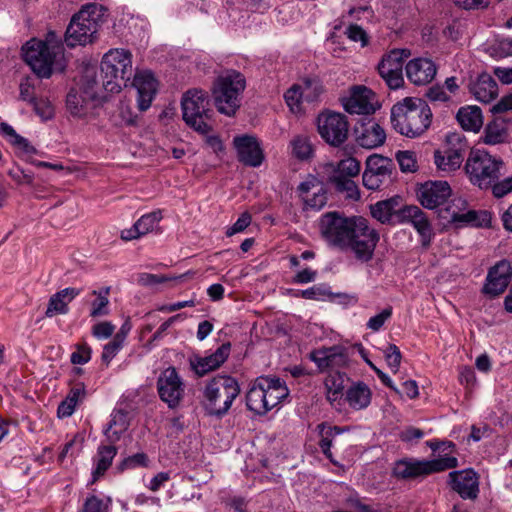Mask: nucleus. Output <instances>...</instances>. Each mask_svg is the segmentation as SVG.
Wrapping results in <instances>:
<instances>
[{
	"instance_id": "nucleus-44",
	"label": "nucleus",
	"mask_w": 512,
	"mask_h": 512,
	"mask_svg": "<svg viewBox=\"0 0 512 512\" xmlns=\"http://www.w3.org/2000/svg\"><path fill=\"white\" fill-rule=\"evenodd\" d=\"M318 429L321 435L319 446L323 454L330 458L332 455L330 451L332 445V438L340 434L342 429L338 426H328L325 423L319 424Z\"/></svg>"
},
{
	"instance_id": "nucleus-24",
	"label": "nucleus",
	"mask_w": 512,
	"mask_h": 512,
	"mask_svg": "<svg viewBox=\"0 0 512 512\" xmlns=\"http://www.w3.org/2000/svg\"><path fill=\"white\" fill-rule=\"evenodd\" d=\"M230 351L231 344L229 342L223 343L209 356H196L192 358L190 360V365L198 376H204L207 373L218 369L227 360L230 355Z\"/></svg>"
},
{
	"instance_id": "nucleus-11",
	"label": "nucleus",
	"mask_w": 512,
	"mask_h": 512,
	"mask_svg": "<svg viewBox=\"0 0 512 512\" xmlns=\"http://www.w3.org/2000/svg\"><path fill=\"white\" fill-rule=\"evenodd\" d=\"M56 49L46 42L32 39L23 47V59L40 78H49L52 74V65L56 58Z\"/></svg>"
},
{
	"instance_id": "nucleus-6",
	"label": "nucleus",
	"mask_w": 512,
	"mask_h": 512,
	"mask_svg": "<svg viewBox=\"0 0 512 512\" xmlns=\"http://www.w3.org/2000/svg\"><path fill=\"white\" fill-rule=\"evenodd\" d=\"M239 394L240 387L236 379L231 376L214 377L204 389L203 407L206 414L222 418Z\"/></svg>"
},
{
	"instance_id": "nucleus-35",
	"label": "nucleus",
	"mask_w": 512,
	"mask_h": 512,
	"mask_svg": "<svg viewBox=\"0 0 512 512\" xmlns=\"http://www.w3.org/2000/svg\"><path fill=\"white\" fill-rule=\"evenodd\" d=\"M471 91L477 100L489 103L498 94V85L489 74H482L471 87Z\"/></svg>"
},
{
	"instance_id": "nucleus-64",
	"label": "nucleus",
	"mask_w": 512,
	"mask_h": 512,
	"mask_svg": "<svg viewBox=\"0 0 512 512\" xmlns=\"http://www.w3.org/2000/svg\"><path fill=\"white\" fill-rule=\"evenodd\" d=\"M8 175L19 185L33 183V175L26 172L21 167L16 166L8 171Z\"/></svg>"
},
{
	"instance_id": "nucleus-43",
	"label": "nucleus",
	"mask_w": 512,
	"mask_h": 512,
	"mask_svg": "<svg viewBox=\"0 0 512 512\" xmlns=\"http://www.w3.org/2000/svg\"><path fill=\"white\" fill-rule=\"evenodd\" d=\"M408 57L405 50L394 49L384 55L378 64V72L403 70L404 60Z\"/></svg>"
},
{
	"instance_id": "nucleus-8",
	"label": "nucleus",
	"mask_w": 512,
	"mask_h": 512,
	"mask_svg": "<svg viewBox=\"0 0 512 512\" xmlns=\"http://www.w3.org/2000/svg\"><path fill=\"white\" fill-rule=\"evenodd\" d=\"M504 163L501 158L491 155L485 150L471 151L465 171L472 184L480 189H488L501 176Z\"/></svg>"
},
{
	"instance_id": "nucleus-10",
	"label": "nucleus",
	"mask_w": 512,
	"mask_h": 512,
	"mask_svg": "<svg viewBox=\"0 0 512 512\" xmlns=\"http://www.w3.org/2000/svg\"><path fill=\"white\" fill-rule=\"evenodd\" d=\"M466 200L458 197L452 199L449 205L440 211V218L453 224L456 228L465 226L489 228L492 223V213L488 210H468Z\"/></svg>"
},
{
	"instance_id": "nucleus-21",
	"label": "nucleus",
	"mask_w": 512,
	"mask_h": 512,
	"mask_svg": "<svg viewBox=\"0 0 512 512\" xmlns=\"http://www.w3.org/2000/svg\"><path fill=\"white\" fill-rule=\"evenodd\" d=\"M310 359L317 365L321 372L337 369L347 364L348 358L344 349L339 346H332L314 350L309 355Z\"/></svg>"
},
{
	"instance_id": "nucleus-13",
	"label": "nucleus",
	"mask_w": 512,
	"mask_h": 512,
	"mask_svg": "<svg viewBox=\"0 0 512 512\" xmlns=\"http://www.w3.org/2000/svg\"><path fill=\"white\" fill-rule=\"evenodd\" d=\"M395 164L392 159L373 154L366 160L362 175L363 185L369 190H378L392 182Z\"/></svg>"
},
{
	"instance_id": "nucleus-58",
	"label": "nucleus",
	"mask_w": 512,
	"mask_h": 512,
	"mask_svg": "<svg viewBox=\"0 0 512 512\" xmlns=\"http://www.w3.org/2000/svg\"><path fill=\"white\" fill-rule=\"evenodd\" d=\"M379 75L385 80L390 89H398L404 83L402 70L383 71L379 72Z\"/></svg>"
},
{
	"instance_id": "nucleus-16",
	"label": "nucleus",
	"mask_w": 512,
	"mask_h": 512,
	"mask_svg": "<svg viewBox=\"0 0 512 512\" xmlns=\"http://www.w3.org/2000/svg\"><path fill=\"white\" fill-rule=\"evenodd\" d=\"M512 280V263L507 259L498 261L487 274L483 293L490 297L502 294Z\"/></svg>"
},
{
	"instance_id": "nucleus-1",
	"label": "nucleus",
	"mask_w": 512,
	"mask_h": 512,
	"mask_svg": "<svg viewBox=\"0 0 512 512\" xmlns=\"http://www.w3.org/2000/svg\"><path fill=\"white\" fill-rule=\"evenodd\" d=\"M319 228L325 241L342 251L353 253L361 262H369L374 255L380 236L362 216L347 217L343 213L332 211L323 214Z\"/></svg>"
},
{
	"instance_id": "nucleus-40",
	"label": "nucleus",
	"mask_w": 512,
	"mask_h": 512,
	"mask_svg": "<svg viewBox=\"0 0 512 512\" xmlns=\"http://www.w3.org/2000/svg\"><path fill=\"white\" fill-rule=\"evenodd\" d=\"M117 455V448L113 445H102L98 447L96 467L92 472L93 482L97 481L112 464L114 457Z\"/></svg>"
},
{
	"instance_id": "nucleus-54",
	"label": "nucleus",
	"mask_w": 512,
	"mask_h": 512,
	"mask_svg": "<svg viewBox=\"0 0 512 512\" xmlns=\"http://www.w3.org/2000/svg\"><path fill=\"white\" fill-rule=\"evenodd\" d=\"M384 353L388 366L394 373L397 372L402 359L399 348L395 344H389Z\"/></svg>"
},
{
	"instance_id": "nucleus-26",
	"label": "nucleus",
	"mask_w": 512,
	"mask_h": 512,
	"mask_svg": "<svg viewBox=\"0 0 512 512\" xmlns=\"http://www.w3.org/2000/svg\"><path fill=\"white\" fill-rule=\"evenodd\" d=\"M437 69L433 61L425 58L410 60L406 65L407 78L415 85H426L430 83Z\"/></svg>"
},
{
	"instance_id": "nucleus-2",
	"label": "nucleus",
	"mask_w": 512,
	"mask_h": 512,
	"mask_svg": "<svg viewBox=\"0 0 512 512\" xmlns=\"http://www.w3.org/2000/svg\"><path fill=\"white\" fill-rule=\"evenodd\" d=\"M432 112L428 104L420 98H405L391 109L393 128L406 137L415 138L430 126Z\"/></svg>"
},
{
	"instance_id": "nucleus-62",
	"label": "nucleus",
	"mask_w": 512,
	"mask_h": 512,
	"mask_svg": "<svg viewBox=\"0 0 512 512\" xmlns=\"http://www.w3.org/2000/svg\"><path fill=\"white\" fill-rule=\"evenodd\" d=\"M115 326L109 321H103L92 327V335L97 339H107L114 333Z\"/></svg>"
},
{
	"instance_id": "nucleus-36",
	"label": "nucleus",
	"mask_w": 512,
	"mask_h": 512,
	"mask_svg": "<svg viewBox=\"0 0 512 512\" xmlns=\"http://www.w3.org/2000/svg\"><path fill=\"white\" fill-rule=\"evenodd\" d=\"M262 383L265 388L268 411H270L288 396V389L279 378L262 377Z\"/></svg>"
},
{
	"instance_id": "nucleus-55",
	"label": "nucleus",
	"mask_w": 512,
	"mask_h": 512,
	"mask_svg": "<svg viewBox=\"0 0 512 512\" xmlns=\"http://www.w3.org/2000/svg\"><path fill=\"white\" fill-rule=\"evenodd\" d=\"M98 87L99 81L96 76V71L93 68L86 69L82 77L81 89L91 90L94 93V98H96L98 94Z\"/></svg>"
},
{
	"instance_id": "nucleus-27",
	"label": "nucleus",
	"mask_w": 512,
	"mask_h": 512,
	"mask_svg": "<svg viewBox=\"0 0 512 512\" xmlns=\"http://www.w3.org/2000/svg\"><path fill=\"white\" fill-rule=\"evenodd\" d=\"M94 93L91 90L71 88L66 97V107L73 117L82 118L87 115Z\"/></svg>"
},
{
	"instance_id": "nucleus-46",
	"label": "nucleus",
	"mask_w": 512,
	"mask_h": 512,
	"mask_svg": "<svg viewBox=\"0 0 512 512\" xmlns=\"http://www.w3.org/2000/svg\"><path fill=\"white\" fill-rule=\"evenodd\" d=\"M148 463V456L141 452L124 458L117 466V469L119 472H123L125 470L135 469L138 467H147Z\"/></svg>"
},
{
	"instance_id": "nucleus-56",
	"label": "nucleus",
	"mask_w": 512,
	"mask_h": 512,
	"mask_svg": "<svg viewBox=\"0 0 512 512\" xmlns=\"http://www.w3.org/2000/svg\"><path fill=\"white\" fill-rule=\"evenodd\" d=\"M392 315V307L388 306L382 312L379 314L371 317L369 321L367 322V328L372 331H379L385 322L391 317Z\"/></svg>"
},
{
	"instance_id": "nucleus-51",
	"label": "nucleus",
	"mask_w": 512,
	"mask_h": 512,
	"mask_svg": "<svg viewBox=\"0 0 512 512\" xmlns=\"http://www.w3.org/2000/svg\"><path fill=\"white\" fill-rule=\"evenodd\" d=\"M79 512H109V505L95 495L86 498Z\"/></svg>"
},
{
	"instance_id": "nucleus-25",
	"label": "nucleus",
	"mask_w": 512,
	"mask_h": 512,
	"mask_svg": "<svg viewBox=\"0 0 512 512\" xmlns=\"http://www.w3.org/2000/svg\"><path fill=\"white\" fill-rule=\"evenodd\" d=\"M392 474L400 480H414L429 475L427 460L403 458L394 463Z\"/></svg>"
},
{
	"instance_id": "nucleus-22",
	"label": "nucleus",
	"mask_w": 512,
	"mask_h": 512,
	"mask_svg": "<svg viewBox=\"0 0 512 512\" xmlns=\"http://www.w3.org/2000/svg\"><path fill=\"white\" fill-rule=\"evenodd\" d=\"M452 489L461 498L474 500L479 493V481L477 474L472 469L453 471L449 473Z\"/></svg>"
},
{
	"instance_id": "nucleus-57",
	"label": "nucleus",
	"mask_w": 512,
	"mask_h": 512,
	"mask_svg": "<svg viewBox=\"0 0 512 512\" xmlns=\"http://www.w3.org/2000/svg\"><path fill=\"white\" fill-rule=\"evenodd\" d=\"M77 350L71 354L73 364H85L90 361L92 350L87 343L76 345Z\"/></svg>"
},
{
	"instance_id": "nucleus-47",
	"label": "nucleus",
	"mask_w": 512,
	"mask_h": 512,
	"mask_svg": "<svg viewBox=\"0 0 512 512\" xmlns=\"http://www.w3.org/2000/svg\"><path fill=\"white\" fill-rule=\"evenodd\" d=\"M93 295L97 296V298L91 304L90 316L92 318H98L102 316H106L109 314V299L105 295H102V292H98L94 290L92 292Z\"/></svg>"
},
{
	"instance_id": "nucleus-52",
	"label": "nucleus",
	"mask_w": 512,
	"mask_h": 512,
	"mask_svg": "<svg viewBox=\"0 0 512 512\" xmlns=\"http://www.w3.org/2000/svg\"><path fill=\"white\" fill-rule=\"evenodd\" d=\"M284 98L287 105L293 112L300 110L301 101L304 100L298 84H294L291 88H289L286 91Z\"/></svg>"
},
{
	"instance_id": "nucleus-30",
	"label": "nucleus",
	"mask_w": 512,
	"mask_h": 512,
	"mask_svg": "<svg viewBox=\"0 0 512 512\" xmlns=\"http://www.w3.org/2000/svg\"><path fill=\"white\" fill-rule=\"evenodd\" d=\"M430 447L435 450H441L442 452H445V456L440 457L438 459L434 460H427V467L429 475L441 471H445L447 469L455 468L458 466V460L454 456H449L448 451L451 452L455 445L454 443L447 441L442 442L440 445H434L433 443L430 444Z\"/></svg>"
},
{
	"instance_id": "nucleus-18",
	"label": "nucleus",
	"mask_w": 512,
	"mask_h": 512,
	"mask_svg": "<svg viewBox=\"0 0 512 512\" xmlns=\"http://www.w3.org/2000/svg\"><path fill=\"white\" fill-rule=\"evenodd\" d=\"M375 93L365 86H354L350 96L343 100V107L350 114L370 115L375 112Z\"/></svg>"
},
{
	"instance_id": "nucleus-12",
	"label": "nucleus",
	"mask_w": 512,
	"mask_h": 512,
	"mask_svg": "<svg viewBox=\"0 0 512 512\" xmlns=\"http://www.w3.org/2000/svg\"><path fill=\"white\" fill-rule=\"evenodd\" d=\"M317 128L321 138L330 146L339 147L348 139L349 122L342 113H320L317 117Z\"/></svg>"
},
{
	"instance_id": "nucleus-3",
	"label": "nucleus",
	"mask_w": 512,
	"mask_h": 512,
	"mask_svg": "<svg viewBox=\"0 0 512 512\" xmlns=\"http://www.w3.org/2000/svg\"><path fill=\"white\" fill-rule=\"evenodd\" d=\"M246 87V79L236 70H226L213 82L211 95L217 111L226 116H234L241 106V96Z\"/></svg>"
},
{
	"instance_id": "nucleus-33",
	"label": "nucleus",
	"mask_w": 512,
	"mask_h": 512,
	"mask_svg": "<svg viewBox=\"0 0 512 512\" xmlns=\"http://www.w3.org/2000/svg\"><path fill=\"white\" fill-rule=\"evenodd\" d=\"M372 393L364 382L353 383L346 391V401L355 410H361L369 406Z\"/></svg>"
},
{
	"instance_id": "nucleus-50",
	"label": "nucleus",
	"mask_w": 512,
	"mask_h": 512,
	"mask_svg": "<svg viewBox=\"0 0 512 512\" xmlns=\"http://www.w3.org/2000/svg\"><path fill=\"white\" fill-rule=\"evenodd\" d=\"M187 274L188 273L182 274L178 277H168L165 275L140 273V274H138L137 282H138V284H140L142 286H154V285L161 284V283H164V282H167L170 280L185 278Z\"/></svg>"
},
{
	"instance_id": "nucleus-23",
	"label": "nucleus",
	"mask_w": 512,
	"mask_h": 512,
	"mask_svg": "<svg viewBox=\"0 0 512 512\" xmlns=\"http://www.w3.org/2000/svg\"><path fill=\"white\" fill-rule=\"evenodd\" d=\"M398 218L401 223H410L417 230L424 245L430 242L432 228L426 214L418 206L410 205L400 208Z\"/></svg>"
},
{
	"instance_id": "nucleus-20",
	"label": "nucleus",
	"mask_w": 512,
	"mask_h": 512,
	"mask_svg": "<svg viewBox=\"0 0 512 512\" xmlns=\"http://www.w3.org/2000/svg\"><path fill=\"white\" fill-rule=\"evenodd\" d=\"M137 90V106L140 111H146L152 104L157 93V80L150 71H138L131 82Z\"/></svg>"
},
{
	"instance_id": "nucleus-45",
	"label": "nucleus",
	"mask_w": 512,
	"mask_h": 512,
	"mask_svg": "<svg viewBox=\"0 0 512 512\" xmlns=\"http://www.w3.org/2000/svg\"><path fill=\"white\" fill-rule=\"evenodd\" d=\"M298 85L304 100L307 102L316 101L323 92L322 84L317 78H305L302 83Z\"/></svg>"
},
{
	"instance_id": "nucleus-34",
	"label": "nucleus",
	"mask_w": 512,
	"mask_h": 512,
	"mask_svg": "<svg viewBox=\"0 0 512 512\" xmlns=\"http://www.w3.org/2000/svg\"><path fill=\"white\" fill-rule=\"evenodd\" d=\"M456 119L466 131L478 132L483 125L482 111L478 106L461 107L456 114Z\"/></svg>"
},
{
	"instance_id": "nucleus-32",
	"label": "nucleus",
	"mask_w": 512,
	"mask_h": 512,
	"mask_svg": "<svg viewBox=\"0 0 512 512\" xmlns=\"http://www.w3.org/2000/svg\"><path fill=\"white\" fill-rule=\"evenodd\" d=\"M464 156L461 149L447 148L434 153V162L437 169L443 172H452L460 168Z\"/></svg>"
},
{
	"instance_id": "nucleus-49",
	"label": "nucleus",
	"mask_w": 512,
	"mask_h": 512,
	"mask_svg": "<svg viewBox=\"0 0 512 512\" xmlns=\"http://www.w3.org/2000/svg\"><path fill=\"white\" fill-rule=\"evenodd\" d=\"M114 124L116 126H137L138 116L133 114L129 106L121 105L115 116Z\"/></svg>"
},
{
	"instance_id": "nucleus-61",
	"label": "nucleus",
	"mask_w": 512,
	"mask_h": 512,
	"mask_svg": "<svg viewBox=\"0 0 512 512\" xmlns=\"http://www.w3.org/2000/svg\"><path fill=\"white\" fill-rule=\"evenodd\" d=\"M492 194L496 198H502L512 192V176L503 179L502 181H495L492 186Z\"/></svg>"
},
{
	"instance_id": "nucleus-5",
	"label": "nucleus",
	"mask_w": 512,
	"mask_h": 512,
	"mask_svg": "<svg viewBox=\"0 0 512 512\" xmlns=\"http://www.w3.org/2000/svg\"><path fill=\"white\" fill-rule=\"evenodd\" d=\"M106 9L97 4H88L75 14L65 33L68 47L86 45L95 38L98 28L104 22Z\"/></svg>"
},
{
	"instance_id": "nucleus-42",
	"label": "nucleus",
	"mask_w": 512,
	"mask_h": 512,
	"mask_svg": "<svg viewBox=\"0 0 512 512\" xmlns=\"http://www.w3.org/2000/svg\"><path fill=\"white\" fill-rule=\"evenodd\" d=\"M291 154L300 161H307L313 156V146L310 138L306 135L294 136L289 145Z\"/></svg>"
},
{
	"instance_id": "nucleus-9",
	"label": "nucleus",
	"mask_w": 512,
	"mask_h": 512,
	"mask_svg": "<svg viewBox=\"0 0 512 512\" xmlns=\"http://www.w3.org/2000/svg\"><path fill=\"white\" fill-rule=\"evenodd\" d=\"M183 120L201 134H208L212 127L207 122L212 110L209 108V97L206 91L190 89L184 93L181 101Z\"/></svg>"
},
{
	"instance_id": "nucleus-14",
	"label": "nucleus",
	"mask_w": 512,
	"mask_h": 512,
	"mask_svg": "<svg viewBox=\"0 0 512 512\" xmlns=\"http://www.w3.org/2000/svg\"><path fill=\"white\" fill-rule=\"evenodd\" d=\"M157 391L160 399L170 409L179 407L185 395V385L174 367H168L157 379Z\"/></svg>"
},
{
	"instance_id": "nucleus-41",
	"label": "nucleus",
	"mask_w": 512,
	"mask_h": 512,
	"mask_svg": "<svg viewBox=\"0 0 512 512\" xmlns=\"http://www.w3.org/2000/svg\"><path fill=\"white\" fill-rule=\"evenodd\" d=\"M508 136L507 122L502 117H495L485 128L483 141L486 144H499L506 140Z\"/></svg>"
},
{
	"instance_id": "nucleus-29",
	"label": "nucleus",
	"mask_w": 512,
	"mask_h": 512,
	"mask_svg": "<svg viewBox=\"0 0 512 512\" xmlns=\"http://www.w3.org/2000/svg\"><path fill=\"white\" fill-rule=\"evenodd\" d=\"M81 289L68 287L53 294L47 305L45 316L52 318L58 314H66L68 312V304L79 294Z\"/></svg>"
},
{
	"instance_id": "nucleus-19",
	"label": "nucleus",
	"mask_w": 512,
	"mask_h": 512,
	"mask_svg": "<svg viewBox=\"0 0 512 512\" xmlns=\"http://www.w3.org/2000/svg\"><path fill=\"white\" fill-rule=\"evenodd\" d=\"M240 162L250 167H258L262 164L264 155L258 139L252 135L236 136L233 140Z\"/></svg>"
},
{
	"instance_id": "nucleus-59",
	"label": "nucleus",
	"mask_w": 512,
	"mask_h": 512,
	"mask_svg": "<svg viewBox=\"0 0 512 512\" xmlns=\"http://www.w3.org/2000/svg\"><path fill=\"white\" fill-rule=\"evenodd\" d=\"M345 34L351 41L361 42L362 47H364L368 44L367 33L361 26H359L357 24H350L347 27Z\"/></svg>"
},
{
	"instance_id": "nucleus-48",
	"label": "nucleus",
	"mask_w": 512,
	"mask_h": 512,
	"mask_svg": "<svg viewBox=\"0 0 512 512\" xmlns=\"http://www.w3.org/2000/svg\"><path fill=\"white\" fill-rule=\"evenodd\" d=\"M396 160L402 172H415L417 169L416 155L412 151H398Z\"/></svg>"
},
{
	"instance_id": "nucleus-39",
	"label": "nucleus",
	"mask_w": 512,
	"mask_h": 512,
	"mask_svg": "<svg viewBox=\"0 0 512 512\" xmlns=\"http://www.w3.org/2000/svg\"><path fill=\"white\" fill-rule=\"evenodd\" d=\"M294 297H302L304 299L309 300H323L326 297L335 296L337 298L342 299L346 303L357 302V298L355 296L347 295L344 293H337L333 295L326 285H315L305 290H298L293 294Z\"/></svg>"
},
{
	"instance_id": "nucleus-53",
	"label": "nucleus",
	"mask_w": 512,
	"mask_h": 512,
	"mask_svg": "<svg viewBox=\"0 0 512 512\" xmlns=\"http://www.w3.org/2000/svg\"><path fill=\"white\" fill-rule=\"evenodd\" d=\"M346 374L339 371L330 372L325 379L327 390L342 392L345 387Z\"/></svg>"
},
{
	"instance_id": "nucleus-7",
	"label": "nucleus",
	"mask_w": 512,
	"mask_h": 512,
	"mask_svg": "<svg viewBox=\"0 0 512 512\" xmlns=\"http://www.w3.org/2000/svg\"><path fill=\"white\" fill-rule=\"evenodd\" d=\"M360 172V162L348 157L338 163H326L322 168V178L337 192L346 193V197L357 200L359 198L358 186L353 180Z\"/></svg>"
},
{
	"instance_id": "nucleus-15",
	"label": "nucleus",
	"mask_w": 512,
	"mask_h": 512,
	"mask_svg": "<svg viewBox=\"0 0 512 512\" xmlns=\"http://www.w3.org/2000/svg\"><path fill=\"white\" fill-rule=\"evenodd\" d=\"M356 143L365 149H374L384 144L385 130L373 118H362L354 126Z\"/></svg>"
},
{
	"instance_id": "nucleus-17",
	"label": "nucleus",
	"mask_w": 512,
	"mask_h": 512,
	"mask_svg": "<svg viewBox=\"0 0 512 512\" xmlns=\"http://www.w3.org/2000/svg\"><path fill=\"white\" fill-rule=\"evenodd\" d=\"M452 190L447 181H429L420 186L418 200L427 209H435L444 204L451 196Z\"/></svg>"
},
{
	"instance_id": "nucleus-60",
	"label": "nucleus",
	"mask_w": 512,
	"mask_h": 512,
	"mask_svg": "<svg viewBox=\"0 0 512 512\" xmlns=\"http://www.w3.org/2000/svg\"><path fill=\"white\" fill-rule=\"evenodd\" d=\"M0 134L15 148H17L21 142H24L25 139L19 135L11 125L5 122L0 124Z\"/></svg>"
},
{
	"instance_id": "nucleus-37",
	"label": "nucleus",
	"mask_w": 512,
	"mask_h": 512,
	"mask_svg": "<svg viewBox=\"0 0 512 512\" xmlns=\"http://www.w3.org/2000/svg\"><path fill=\"white\" fill-rule=\"evenodd\" d=\"M129 420L127 413L119 410L115 411L111 415V419L107 428L104 430V435L110 444L118 442L124 432L129 428Z\"/></svg>"
},
{
	"instance_id": "nucleus-63",
	"label": "nucleus",
	"mask_w": 512,
	"mask_h": 512,
	"mask_svg": "<svg viewBox=\"0 0 512 512\" xmlns=\"http://www.w3.org/2000/svg\"><path fill=\"white\" fill-rule=\"evenodd\" d=\"M252 217L249 212H243L237 221L227 229L226 235L233 236L236 233L243 232L251 223Z\"/></svg>"
},
{
	"instance_id": "nucleus-38",
	"label": "nucleus",
	"mask_w": 512,
	"mask_h": 512,
	"mask_svg": "<svg viewBox=\"0 0 512 512\" xmlns=\"http://www.w3.org/2000/svg\"><path fill=\"white\" fill-rule=\"evenodd\" d=\"M400 200V197H393L378 201L370 206L372 216L382 224L389 223L393 215L398 217Z\"/></svg>"
},
{
	"instance_id": "nucleus-4",
	"label": "nucleus",
	"mask_w": 512,
	"mask_h": 512,
	"mask_svg": "<svg viewBox=\"0 0 512 512\" xmlns=\"http://www.w3.org/2000/svg\"><path fill=\"white\" fill-rule=\"evenodd\" d=\"M103 88L111 93H118L131 81L132 54L126 49H111L104 54L101 65Z\"/></svg>"
},
{
	"instance_id": "nucleus-28",
	"label": "nucleus",
	"mask_w": 512,
	"mask_h": 512,
	"mask_svg": "<svg viewBox=\"0 0 512 512\" xmlns=\"http://www.w3.org/2000/svg\"><path fill=\"white\" fill-rule=\"evenodd\" d=\"M162 219L160 211H153L141 216L137 222L129 229L121 231V238L125 241L138 239L149 232L159 224Z\"/></svg>"
},
{
	"instance_id": "nucleus-31",
	"label": "nucleus",
	"mask_w": 512,
	"mask_h": 512,
	"mask_svg": "<svg viewBox=\"0 0 512 512\" xmlns=\"http://www.w3.org/2000/svg\"><path fill=\"white\" fill-rule=\"evenodd\" d=\"M246 405L249 410L258 415H264L268 412L262 377L257 378L248 390L246 394Z\"/></svg>"
}]
</instances>
